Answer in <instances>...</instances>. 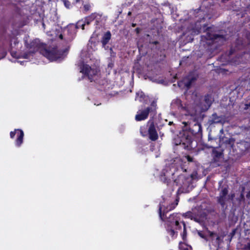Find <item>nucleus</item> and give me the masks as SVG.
I'll list each match as a JSON object with an SVG mask.
<instances>
[{
    "mask_svg": "<svg viewBox=\"0 0 250 250\" xmlns=\"http://www.w3.org/2000/svg\"><path fill=\"white\" fill-rule=\"evenodd\" d=\"M29 36H25L24 38L25 48L19 53L13 50V48L19 44L17 39H13L11 44L12 48L11 55L13 57L17 58L29 59L36 52L39 50L41 51L44 48L43 44L40 42L39 39H35L31 42H29L30 43H29Z\"/></svg>",
    "mask_w": 250,
    "mask_h": 250,
    "instance_id": "1",
    "label": "nucleus"
},
{
    "mask_svg": "<svg viewBox=\"0 0 250 250\" xmlns=\"http://www.w3.org/2000/svg\"><path fill=\"white\" fill-rule=\"evenodd\" d=\"M203 102L205 103L203 104H202V103H200L201 99L199 98V100L195 102L196 104V107H192L190 106L187 107L188 113L186 115L190 116L189 117L190 120H194L196 114L202 111L207 110L209 108L211 103L210 97L208 96H206Z\"/></svg>",
    "mask_w": 250,
    "mask_h": 250,
    "instance_id": "2",
    "label": "nucleus"
},
{
    "mask_svg": "<svg viewBox=\"0 0 250 250\" xmlns=\"http://www.w3.org/2000/svg\"><path fill=\"white\" fill-rule=\"evenodd\" d=\"M180 220V216L177 213L170 215L167 219V231L172 237L177 235L176 230L181 228Z\"/></svg>",
    "mask_w": 250,
    "mask_h": 250,
    "instance_id": "3",
    "label": "nucleus"
},
{
    "mask_svg": "<svg viewBox=\"0 0 250 250\" xmlns=\"http://www.w3.org/2000/svg\"><path fill=\"white\" fill-rule=\"evenodd\" d=\"M65 53L64 51L62 52V51L56 52V51H48L44 50L43 55L50 61H58L65 56Z\"/></svg>",
    "mask_w": 250,
    "mask_h": 250,
    "instance_id": "4",
    "label": "nucleus"
},
{
    "mask_svg": "<svg viewBox=\"0 0 250 250\" xmlns=\"http://www.w3.org/2000/svg\"><path fill=\"white\" fill-rule=\"evenodd\" d=\"M16 134H17V139L16 141V144L18 146H20L22 143L24 133L23 131L21 129H15L14 131H11L10 132V137L11 138H13Z\"/></svg>",
    "mask_w": 250,
    "mask_h": 250,
    "instance_id": "5",
    "label": "nucleus"
},
{
    "mask_svg": "<svg viewBox=\"0 0 250 250\" xmlns=\"http://www.w3.org/2000/svg\"><path fill=\"white\" fill-rule=\"evenodd\" d=\"M150 110L149 107H147L143 110H139L135 116V120L137 121H140L146 119L148 117Z\"/></svg>",
    "mask_w": 250,
    "mask_h": 250,
    "instance_id": "6",
    "label": "nucleus"
},
{
    "mask_svg": "<svg viewBox=\"0 0 250 250\" xmlns=\"http://www.w3.org/2000/svg\"><path fill=\"white\" fill-rule=\"evenodd\" d=\"M195 80V78L194 77L189 76L188 77L184 78L182 81L179 82L178 85L181 88H188Z\"/></svg>",
    "mask_w": 250,
    "mask_h": 250,
    "instance_id": "7",
    "label": "nucleus"
},
{
    "mask_svg": "<svg viewBox=\"0 0 250 250\" xmlns=\"http://www.w3.org/2000/svg\"><path fill=\"white\" fill-rule=\"evenodd\" d=\"M85 23L83 21H79L76 25L70 24L67 27V31L70 32L71 34L73 35L75 33L77 28L82 27L83 29H84V26Z\"/></svg>",
    "mask_w": 250,
    "mask_h": 250,
    "instance_id": "8",
    "label": "nucleus"
},
{
    "mask_svg": "<svg viewBox=\"0 0 250 250\" xmlns=\"http://www.w3.org/2000/svg\"><path fill=\"white\" fill-rule=\"evenodd\" d=\"M208 235L207 241H211L214 246L219 245L220 237L218 235L210 231H208Z\"/></svg>",
    "mask_w": 250,
    "mask_h": 250,
    "instance_id": "9",
    "label": "nucleus"
},
{
    "mask_svg": "<svg viewBox=\"0 0 250 250\" xmlns=\"http://www.w3.org/2000/svg\"><path fill=\"white\" fill-rule=\"evenodd\" d=\"M148 124L149 125L148 128V133L150 139L152 141H155L158 139V134L154 127V124L152 122L149 121Z\"/></svg>",
    "mask_w": 250,
    "mask_h": 250,
    "instance_id": "10",
    "label": "nucleus"
},
{
    "mask_svg": "<svg viewBox=\"0 0 250 250\" xmlns=\"http://www.w3.org/2000/svg\"><path fill=\"white\" fill-rule=\"evenodd\" d=\"M80 72L83 74L88 75L89 79H91L90 76L93 74V71L91 69V68L87 64H83V63L80 65Z\"/></svg>",
    "mask_w": 250,
    "mask_h": 250,
    "instance_id": "11",
    "label": "nucleus"
},
{
    "mask_svg": "<svg viewBox=\"0 0 250 250\" xmlns=\"http://www.w3.org/2000/svg\"><path fill=\"white\" fill-rule=\"evenodd\" d=\"M228 191L227 188H223L220 194L219 197L218 198V202L220 203L222 206H224L226 201L227 200L228 197L227 195L228 194Z\"/></svg>",
    "mask_w": 250,
    "mask_h": 250,
    "instance_id": "12",
    "label": "nucleus"
},
{
    "mask_svg": "<svg viewBox=\"0 0 250 250\" xmlns=\"http://www.w3.org/2000/svg\"><path fill=\"white\" fill-rule=\"evenodd\" d=\"M93 21L95 20L97 24L100 23L103 21V17L102 14L94 13L92 14Z\"/></svg>",
    "mask_w": 250,
    "mask_h": 250,
    "instance_id": "13",
    "label": "nucleus"
},
{
    "mask_svg": "<svg viewBox=\"0 0 250 250\" xmlns=\"http://www.w3.org/2000/svg\"><path fill=\"white\" fill-rule=\"evenodd\" d=\"M111 38V34L109 32H106L103 37L102 42L103 46H104L109 42Z\"/></svg>",
    "mask_w": 250,
    "mask_h": 250,
    "instance_id": "14",
    "label": "nucleus"
},
{
    "mask_svg": "<svg viewBox=\"0 0 250 250\" xmlns=\"http://www.w3.org/2000/svg\"><path fill=\"white\" fill-rule=\"evenodd\" d=\"M179 249L181 250H191V247L185 243L180 242L179 243Z\"/></svg>",
    "mask_w": 250,
    "mask_h": 250,
    "instance_id": "15",
    "label": "nucleus"
},
{
    "mask_svg": "<svg viewBox=\"0 0 250 250\" xmlns=\"http://www.w3.org/2000/svg\"><path fill=\"white\" fill-rule=\"evenodd\" d=\"M144 96V94L142 92H137L136 93L135 100H139V101L141 102L142 101V99L143 98Z\"/></svg>",
    "mask_w": 250,
    "mask_h": 250,
    "instance_id": "16",
    "label": "nucleus"
},
{
    "mask_svg": "<svg viewBox=\"0 0 250 250\" xmlns=\"http://www.w3.org/2000/svg\"><path fill=\"white\" fill-rule=\"evenodd\" d=\"M146 129H147V127L145 125L142 126L141 127L140 133L142 136H145L146 135V134H147Z\"/></svg>",
    "mask_w": 250,
    "mask_h": 250,
    "instance_id": "17",
    "label": "nucleus"
},
{
    "mask_svg": "<svg viewBox=\"0 0 250 250\" xmlns=\"http://www.w3.org/2000/svg\"><path fill=\"white\" fill-rule=\"evenodd\" d=\"M93 21V18H92V14H91L90 16H88V17H86V18L85 19L84 21H84V23H85V25L86 24H87V25H88V24H89L90 23V22H91L92 21Z\"/></svg>",
    "mask_w": 250,
    "mask_h": 250,
    "instance_id": "18",
    "label": "nucleus"
},
{
    "mask_svg": "<svg viewBox=\"0 0 250 250\" xmlns=\"http://www.w3.org/2000/svg\"><path fill=\"white\" fill-rule=\"evenodd\" d=\"M172 105H176L178 107H180V106H181V101L179 99L174 100L172 102Z\"/></svg>",
    "mask_w": 250,
    "mask_h": 250,
    "instance_id": "19",
    "label": "nucleus"
},
{
    "mask_svg": "<svg viewBox=\"0 0 250 250\" xmlns=\"http://www.w3.org/2000/svg\"><path fill=\"white\" fill-rule=\"evenodd\" d=\"M92 5L89 3H86L83 5V8L85 11H88L91 9Z\"/></svg>",
    "mask_w": 250,
    "mask_h": 250,
    "instance_id": "20",
    "label": "nucleus"
},
{
    "mask_svg": "<svg viewBox=\"0 0 250 250\" xmlns=\"http://www.w3.org/2000/svg\"><path fill=\"white\" fill-rule=\"evenodd\" d=\"M198 235L202 238H204L207 240L208 237V231H207L206 234H204L201 231L198 232Z\"/></svg>",
    "mask_w": 250,
    "mask_h": 250,
    "instance_id": "21",
    "label": "nucleus"
},
{
    "mask_svg": "<svg viewBox=\"0 0 250 250\" xmlns=\"http://www.w3.org/2000/svg\"><path fill=\"white\" fill-rule=\"evenodd\" d=\"M163 210V207L161 206L159 208V213H160V216L161 218V219L163 220L164 217V210H163V214H162V211Z\"/></svg>",
    "mask_w": 250,
    "mask_h": 250,
    "instance_id": "22",
    "label": "nucleus"
},
{
    "mask_svg": "<svg viewBox=\"0 0 250 250\" xmlns=\"http://www.w3.org/2000/svg\"><path fill=\"white\" fill-rule=\"evenodd\" d=\"M185 216L186 217L190 218L191 219H193V216L192 213L191 212H188L185 214Z\"/></svg>",
    "mask_w": 250,
    "mask_h": 250,
    "instance_id": "23",
    "label": "nucleus"
},
{
    "mask_svg": "<svg viewBox=\"0 0 250 250\" xmlns=\"http://www.w3.org/2000/svg\"><path fill=\"white\" fill-rule=\"evenodd\" d=\"M64 4L66 8H70L71 4H70V3L69 1L64 0Z\"/></svg>",
    "mask_w": 250,
    "mask_h": 250,
    "instance_id": "24",
    "label": "nucleus"
},
{
    "mask_svg": "<svg viewBox=\"0 0 250 250\" xmlns=\"http://www.w3.org/2000/svg\"><path fill=\"white\" fill-rule=\"evenodd\" d=\"M212 123H217L220 122V119L217 118V119H212L211 121Z\"/></svg>",
    "mask_w": 250,
    "mask_h": 250,
    "instance_id": "25",
    "label": "nucleus"
},
{
    "mask_svg": "<svg viewBox=\"0 0 250 250\" xmlns=\"http://www.w3.org/2000/svg\"><path fill=\"white\" fill-rule=\"evenodd\" d=\"M186 158L188 162H192L193 161L192 158L190 157L189 156H186Z\"/></svg>",
    "mask_w": 250,
    "mask_h": 250,
    "instance_id": "26",
    "label": "nucleus"
},
{
    "mask_svg": "<svg viewBox=\"0 0 250 250\" xmlns=\"http://www.w3.org/2000/svg\"><path fill=\"white\" fill-rule=\"evenodd\" d=\"M234 197V194H232L231 195L228 196V198L229 199H232Z\"/></svg>",
    "mask_w": 250,
    "mask_h": 250,
    "instance_id": "27",
    "label": "nucleus"
},
{
    "mask_svg": "<svg viewBox=\"0 0 250 250\" xmlns=\"http://www.w3.org/2000/svg\"><path fill=\"white\" fill-rule=\"evenodd\" d=\"M197 125V126H198V127H199V131H200L201 129V125L200 124H196V125Z\"/></svg>",
    "mask_w": 250,
    "mask_h": 250,
    "instance_id": "28",
    "label": "nucleus"
},
{
    "mask_svg": "<svg viewBox=\"0 0 250 250\" xmlns=\"http://www.w3.org/2000/svg\"><path fill=\"white\" fill-rule=\"evenodd\" d=\"M247 249L250 250V242L247 244Z\"/></svg>",
    "mask_w": 250,
    "mask_h": 250,
    "instance_id": "29",
    "label": "nucleus"
},
{
    "mask_svg": "<svg viewBox=\"0 0 250 250\" xmlns=\"http://www.w3.org/2000/svg\"><path fill=\"white\" fill-rule=\"evenodd\" d=\"M135 30H136V32H137V33H139L140 30H139V28H136V29H135Z\"/></svg>",
    "mask_w": 250,
    "mask_h": 250,
    "instance_id": "30",
    "label": "nucleus"
},
{
    "mask_svg": "<svg viewBox=\"0 0 250 250\" xmlns=\"http://www.w3.org/2000/svg\"><path fill=\"white\" fill-rule=\"evenodd\" d=\"M188 122H183V124L185 125H187L188 124Z\"/></svg>",
    "mask_w": 250,
    "mask_h": 250,
    "instance_id": "31",
    "label": "nucleus"
},
{
    "mask_svg": "<svg viewBox=\"0 0 250 250\" xmlns=\"http://www.w3.org/2000/svg\"><path fill=\"white\" fill-rule=\"evenodd\" d=\"M174 208H175V206H173L172 207H171L168 210H171V209H173Z\"/></svg>",
    "mask_w": 250,
    "mask_h": 250,
    "instance_id": "32",
    "label": "nucleus"
},
{
    "mask_svg": "<svg viewBox=\"0 0 250 250\" xmlns=\"http://www.w3.org/2000/svg\"><path fill=\"white\" fill-rule=\"evenodd\" d=\"M135 25H136V24H134V23H133V24H132V26L133 27H134Z\"/></svg>",
    "mask_w": 250,
    "mask_h": 250,
    "instance_id": "33",
    "label": "nucleus"
},
{
    "mask_svg": "<svg viewBox=\"0 0 250 250\" xmlns=\"http://www.w3.org/2000/svg\"><path fill=\"white\" fill-rule=\"evenodd\" d=\"M60 38L61 39H62V35H60Z\"/></svg>",
    "mask_w": 250,
    "mask_h": 250,
    "instance_id": "34",
    "label": "nucleus"
},
{
    "mask_svg": "<svg viewBox=\"0 0 250 250\" xmlns=\"http://www.w3.org/2000/svg\"><path fill=\"white\" fill-rule=\"evenodd\" d=\"M130 14H131V12H129L128 13V15H130Z\"/></svg>",
    "mask_w": 250,
    "mask_h": 250,
    "instance_id": "35",
    "label": "nucleus"
},
{
    "mask_svg": "<svg viewBox=\"0 0 250 250\" xmlns=\"http://www.w3.org/2000/svg\"><path fill=\"white\" fill-rule=\"evenodd\" d=\"M183 225H184V227H185V224L184 223H183Z\"/></svg>",
    "mask_w": 250,
    "mask_h": 250,
    "instance_id": "36",
    "label": "nucleus"
}]
</instances>
